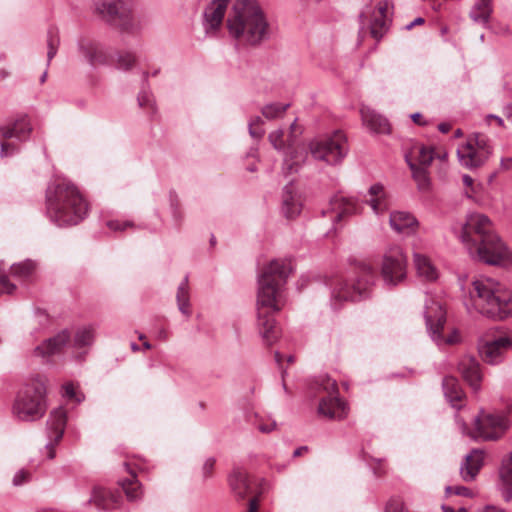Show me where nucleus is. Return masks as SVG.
<instances>
[{"instance_id": "obj_1", "label": "nucleus", "mask_w": 512, "mask_h": 512, "mask_svg": "<svg viewBox=\"0 0 512 512\" xmlns=\"http://www.w3.org/2000/svg\"><path fill=\"white\" fill-rule=\"evenodd\" d=\"M292 272L290 259H273L258 274L257 325L267 346L273 345L279 337L274 314L280 310L282 289Z\"/></svg>"}, {"instance_id": "obj_2", "label": "nucleus", "mask_w": 512, "mask_h": 512, "mask_svg": "<svg viewBox=\"0 0 512 512\" xmlns=\"http://www.w3.org/2000/svg\"><path fill=\"white\" fill-rule=\"evenodd\" d=\"M455 233L474 260L500 265L507 257V247L495 233L491 220L482 213L467 214Z\"/></svg>"}, {"instance_id": "obj_3", "label": "nucleus", "mask_w": 512, "mask_h": 512, "mask_svg": "<svg viewBox=\"0 0 512 512\" xmlns=\"http://www.w3.org/2000/svg\"><path fill=\"white\" fill-rule=\"evenodd\" d=\"M88 213L78 188L66 178H55L46 189V216L58 227L77 225Z\"/></svg>"}, {"instance_id": "obj_4", "label": "nucleus", "mask_w": 512, "mask_h": 512, "mask_svg": "<svg viewBox=\"0 0 512 512\" xmlns=\"http://www.w3.org/2000/svg\"><path fill=\"white\" fill-rule=\"evenodd\" d=\"M227 29L241 45L256 46L266 39L269 23L258 0H234Z\"/></svg>"}, {"instance_id": "obj_5", "label": "nucleus", "mask_w": 512, "mask_h": 512, "mask_svg": "<svg viewBox=\"0 0 512 512\" xmlns=\"http://www.w3.org/2000/svg\"><path fill=\"white\" fill-rule=\"evenodd\" d=\"M376 280L377 272L370 264L354 260L345 278L337 277L326 283L331 290V308L336 311L345 301L356 302L370 297Z\"/></svg>"}, {"instance_id": "obj_6", "label": "nucleus", "mask_w": 512, "mask_h": 512, "mask_svg": "<svg viewBox=\"0 0 512 512\" xmlns=\"http://www.w3.org/2000/svg\"><path fill=\"white\" fill-rule=\"evenodd\" d=\"M469 312L474 309L487 318L504 320L512 316V294L492 279H477L472 282L469 298L464 299Z\"/></svg>"}, {"instance_id": "obj_7", "label": "nucleus", "mask_w": 512, "mask_h": 512, "mask_svg": "<svg viewBox=\"0 0 512 512\" xmlns=\"http://www.w3.org/2000/svg\"><path fill=\"white\" fill-rule=\"evenodd\" d=\"M454 420L460 432L473 440L497 441L511 426L506 412L489 411L483 408L473 416V427H470L464 417L458 413H455Z\"/></svg>"}, {"instance_id": "obj_8", "label": "nucleus", "mask_w": 512, "mask_h": 512, "mask_svg": "<svg viewBox=\"0 0 512 512\" xmlns=\"http://www.w3.org/2000/svg\"><path fill=\"white\" fill-rule=\"evenodd\" d=\"M47 388L40 378L27 381L17 392L12 413L20 421L33 422L41 419L47 410Z\"/></svg>"}, {"instance_id": "obj_9", "label": "nucleus", "mask_w": 512, "mask_h": 512, "mask_svg": "<svg viewBox=\"0 0 512 512\" xmlns=\"http://www.w3.org/2000/svg\"><path fill=\"white\" fill-rule=\"evenodd\" d=\"M135 0H92V12L122 33L136 34L142 26L134 15Z\"/></svg>"}, {"instance_id": "obj_10", "label": "nucleus", "mask_w": 512, "mask_h": 512, "mask_svg": "<svg viewBox=\"0 0 512 512\" xmlns=\"http://www.w3.org/2000/svg\"><path fill=\"white\" fill-rule=\"evenodd\" d=\"M311 397H320L317 412L329 419L342 420L348 414L347 403L340 398L336 380L328 375H319L309 383Z\"/></svg>"}, {"instance_id": "obj_11", "label": "nucleus", "mask_w": 512, "mask_h": 512, "mask_svg": "<svg viewBox=\"0 0 512 512\" xmlns=\"http://www.w3.org/2000/svg\"><path fill=\"white\" fill-rule=\"evenodd\" d=\"M228 483L231 491L238 499L243 500L251 496L247 512L258 511L260 496L270 488V484L265 478H252L239 467L234 468L229 474Z\"/></svg>"}, {"instance_id": "obj_12", "label": "nucleus", "mask_w": 512, "mask_h": 512, "mask_svg": "<svg viewBox=\"0 0 512 512\" xmlns=\"http://www.w3.org/2000/svg\"><path fill=\"white\" fill-rule=\"evenodd\" d=\"M309 150L314 159L328 165H337L347 156L349 151L346 135L341 130L315 138L309 143Z\"/></svg>"}, {"instance_id": "obj_13", "label": "nucleus", "mask_w": 512, "mask_h": 512, "mask_svg": "<svg viewBox=\"0 0 512 512\" xmlns=\"http://www.w3.org/2000/svg\"><path fill=\"white\" fill-rule=\"evenodd\" d=\"M407 279V257L400 246L390 247L383 255L380 266L381 285L391 291Z\"/></svg>"}, {"instance_id": "obj_14", "label": "nucleus", "mask_w": 512, "mask_h": 512, "mask_svg": "<svg viewBox=\"0 0 512 512\" xmlns=\"http://www.w3.org/2000/svg\"><path fill=\"white\" fill-rule=\"evenodd\" d=\"M32 124L27 115H21L0 128L2 141L0 143V157H12L18 154L23 143L30 139Z\"/></svg>"}, {"instance_id": "obj_15", "label": "nucleus", "mask_w": 512, "mask_h": 512, "mask_svg": "<svg viewBox=\"0 0 512 512\" xmlns=\"http://www.w3.org/2000/svg\"><path fill=\"white\" fill-rule=\"evenodd\" d=\"M492 153L491 140L482 133H473L467 142L457 149L459 162L468 169H477L483 166Z\"/></svg>"}, {"instance_id": "obj_16", "label": "nucleus", "mask_w": 512, "mask_h": 512, "mask_svg": "<svg viewBox=\"0 0 512 512\" xmlns=\"http://www.w3.org/2000/svg\"><path fill=\"white\" fill-rule=\"evenodd\" d=\"M70 343L71 331L64 328L37 345L34 348V355L47 364L57 365L59 360L64 359L65 350L70 349Z\"/></svg>"}, {"instance_id": "obj_17", "label": "nucleus", "mask_w": 512, "mask_h": 512, "mask_svg": "<svg viewBox=\"0 0 512 512\" xmlns=\"http://www.w3.org/2000/svg\"><path fill=\"white\" fill-rule=\"evenodd\" d=\"M77 49L81 57L92 68L111 66L114 63L113 51L101 42L81 37L77 41Z\"/></svg>"}, {"instance_id": "obj_18", "label": "nucleus", "mask_w": 512, "mask_h": 512, "mask_svg": "<svg viewBox=\"0 0 512 512\" xmlns=\"http://www.w3.org/2000/svg\"><path fill=\"white\" fill-rule=\"evenodd\" d=\"M424 318L429 335L437 345L457 343L458 335L456 333L447 338H444L442 334L444 324L446 323V314L440 304L433 303L430 307L426 306Z\"/></svg>"}, {"instance_id": "obj_19", "label": "nucleus", "mask_w": 512, "mask_h": 512, "mask_svg": "<svg viewBox=\"0 0 512 512\" xmlns=\"http://www.w3.org/2000/svg\"><path fill=\"white\" fill-rule=\"evenodd\" d=\"M512 350V333L499 335L479 343L478 352L486 364L498 365L505 360L506 353Z\"/></svg>"}, {"instance_id": "obj_20", "label": "nucleus", "mask_w": 512, "mask_h": 512, "mask_svg": "<svg viewBox=\"0 0 512 512\" xmlns=\"http://www.w3.org/2000/svg\"><path fill=\"white\" fill-rule=\"evenodd\" d=\"M96 340V328L91 325L79 326L74 333L71 332L70 359L77 363H83Z\"/></svg>"}, {"instance_id": "obj_21", "label": "nucleus", "mask_w": 512, "mask_h": 512, "mask_svg": "<svg viewBox=\"0 0 512 512\" xmlns=\"http://www.w3.org/2000/svg\"><path fill=\"white\" fill-rule=\"evenodd\" d=\"M361 208L359 201L354 198L334 195L329 202V211L333 213L332 229L337 231L342 228L341 223L360 213Z\"/></svg>"}, {"instance_id": "obj_22", "label": "nucleus", "mask_w": 512, "mask_h": 512, "mask_svg": "<svg viewBox=\"0 0 512 512\" xmlns=\"http://www.w3.org/2000/svg\"><path fill=\"white\" fill-rule=\"evenodd\" d=\"M66 423L67 414L64 408L58 407L51 411L46 423L49 441L45 445L49 459H53L55 457L54 446L62 439Z\"/></svg>"}, {"instance_id": "obj_23", "label": "nucleus", "mask_w": 512, "mask_h": 512, "mask_svg": "<svg viewBox=\"0 0 512 512\" xmlns=\"http://www.w3.org/2000/svg\"><path fill=\"white\" fill-rule=\"evenodd\" d=\"M485 451L480 448H473L467 453L459 468V473L463 481L472 482L476 479L480 470L484 466Z\"/></svg>"}, {"instance_id": "obj_24", "label": "nucleus", "mask_w": 512, "mask_h": 512, "mask_svg": "<svg viewBox=\"0 0 512 512\" xmlns=\"http://www.w3.org/2000/svg\"><path fill=\"white\" fill-rule=\"evenodd\" d=\"M99 510L110 511L120 506L122 496L119 491H112L102 486H94L87 501Z\"/></svg>"}, {"instance_id": "obj_25", "label": "nucleus", "mask_w": 512, "mask_h": 512, "mask_svg": "<svg viewBox=\"0 0 512 512\" xmlns=\"http://www.w3.org/2000/svg\"><path fill=\"white\" fill-rule=\"evenodd\" d=\"M459 371L472 391L478 393L483 379L479 361L474 357H464L459 363Z\"/></svg>"}, {"instance_id": "obj_26", "label": "nucleus", "mask_w": 512, "mask_h": 512, "mask_svg": "<svg viewBox=\"0 0 512 512\" xmlns=\"http://www.w3.org/2000/svg\"><path fill=\"white\" fill-rule=\"evenodd\" d=\"M505 502L512 501V451L505 455L498 469V480L496 483Z\"/></svg>"}, {"instance_id": "obj_27", "label": "nucleus", "mask_w": 512, "mask_h": 512, "mask_svg": "<svg viewBox=\"0 0 512 512\" xmlns=\"http://www.w3.org/2000/svg\"><path fill=\"white\" fill-rule=\"evenodd\" d=\"M231 0H213L203 12V26L206 32L217 30L222 24Z\"/></svg>"}, {"instance_id": "obj_28", "label": "nucleus", "mask_w": 512, "mask_h": 512, "mask_svg": "<svg viewBox=\"0 0 512 512\" xmlns=\"http://www.w3.org/2000/svg\"><path fill=\"white\" fill-rule=\"evenodd\" d=\"M442 390L446 401L459 414V411L465 407V393L458 379L454 376H445L442 380Z\"/></svg>"}, {"instance_id": "obj_29", "label": "nucleus", "mask_w": 512, "mask_h": 512, "mask_svg": "<svg viewBox=\"0 0 512 512\" xmlns=\"http://www.w3.org/2000/svg\"><path fill=\"white\" fill-rule=\"evenodd\" d=\"M302 209L300 196L294 192L292 182L284 186L282 191L281 211L285 218H296Z\"/></svg>"}, {"instance_id": "obj_30", "label": "nucleus", "mask_w": 512, "mask_h": 512, "mask_svg": "<svg viewBox=\"0 0 512 512\" xmlns=\"http://www.w3.org/2000/svg\"><path fill=\"white\" fill-rule=\"evenodd\" d=\"M363 123L375 134H390L391 127L388 119L374 110H361Z\"/></svg>"}, {"instance_id": "obj_31", "label": "nucleus", "mask_w": 512, "mask_h": 512, "mask_svg": "<svg viewBox=\"0 0 512 512\" xmlns=\"http://www.w3.org/2000/svg\"><path fill=\"white\" fill-rule=\"evenodd\" d=\"M389 223L391 228L397 233L409 234L414 227L418 225V221L413 214L406 211H393L390 213Z\"/></svg>"}, {"instance_id": "obj_32", "label": "nucleus", "mask_w": 512, "mask_h": 512, "mask_svg": "<svg viewBox=\"0 0 512 512\" xmlns=\"http://www.w3.org/2000/svg\"><path fill=\"white\" fill-rule=\"evenodd\" d=\"M127 472L131 475V478H125L119 481L121 490L125 493L128 501H137L142 497V485L137 479V475L134 471L130 470V466L127 462H124Z\"/></svg>"}, {"instance_id": "obj_33", "label": "nucleus", "mask_w": 512, "mask_h": 512, "mask_svg": "<svg viewBox=\"0 0 512 512\" xmlns=\"http://www.w3.org/2000/svg\"><path fill=\"white\" fill-rule=\"evenodd\" d=\"M138 106L144 110L150 120H155L158 115L156 100L151 88H140L137 94Z\"/></svg>"}, {"instance_id": "obj_34", "label": "nucleus", "mask_w": 512, "mask_h": 512, "mask_svg": "<svg viewBox=\"0 0 512 512\" xmlns=\"http://www.w3.org/2000/svg\"><path fill=\"white\" fill-rule=\"evenodd\" d=\"M414 265L419 277L426 281H435L438 278V272L431 261L420 253H414Z\"/></svg>"}, {"instance_id": "obj_35", "label": "nucleus", "mask_w": 512, "mask_h": 512, "mask_svg": "<svg viewBox=\"0 0 512 512\" xmlns=\"http://www.w3.org/2000/svg\"><path fill=\"white\" fill-rule=\"evenodd\" d=\"M371 198L366 200L375 214H380L386 207V200L384 195V186L380 183L373 184L369 188Z\"/></svg>"}, {"instance_id": "obj_36", "label": "nucleus", "mask_w": 512, "mask_h": 512, "mask_svg": "<svg viewBox=\"0 0 512 512\" xmlns=\"http://www.w3.org/2000/svg\"><path fill=\"white\" fill-rule=\"evenodd\" d=\"M114 63L111 65L121 71L131 70L137 62L136 55L130 51H113Z\"/></svg>"}, {"instance_id": "obj_37", "label": "nucleus", "mask_w": 512, "mask_h": 512, "mask_svg": "<svg viewBox=\"0 0 512 512\" xmlns=\"http://www.w3.org/2000/svg\"><path fill=\"white\" fill-rule=\"evenodd\" d=\"M169 198V208L172 219L174 221L175 226L179 227L184 219V214L181 209L180 201L177 193L174 190H170L168 194Z\"/></svg>"}, {"instance_id": "obj_38", "label": "nucleus", "mask_w": 512, "mask_h": 512, "mask_svg": "<svg viewBox=\"0 0 512 512\" xmlns=\"http://www.w3.org/2000/svg\"><path fill=\"white\" fill-rule=\"evenodd\" d=\"M10 269L13 276L26 279L32 275L35 269V263L30 259H26L22 262L12 264Z\"/></svg>"}, {"instance_id": "obj_39", "label": "nucleus", "mask_w": 512, "mask_h": 512, "mask_svg": "<svg viewBox=\"0 0 512 512\" xmlns=\"http://www.w3.org/2000/svg\"><path fill=\"white\" fill-rule=\"evenodd\" d=\"M290 104H282L279 102L266 104L262 109V115L268 120L276 119L282 116L289 108Z\"/></svg>"}, {"instance_id": "obj_40", "label": "nucleus", "mask_w": 512, "mask_h": 512, "mask_svg": "<svg viewBox=\"0 0 512 512\" xmlns=\"http://www.w3.org/2000/svg\"><path fill=\"white\" fill-rule=\"evenodd\" d=\"M60 39L58 31L54 27H50L47 31V65L50 64L51 60L55 57L58 51Z\"/></svg>"}, {"instance_id": "obj_41", "label": "nucleus", "mask_w": 512, "mask_h": 512, "mask_svg": "<svg viewBox=\"0 0 512 512\" xmlns=\"http://www.w3.org/2000/svg\"><path fill=\"white\" fill-rule=\"evenodd\" d=\"M387 20L385 17L375 16L370 24L371 36L379 41L387 31Z\"/></svg>"}, {"instance_id": "obj_42", "label": "nucleus", "mask_w": 512, "mask_h": 512, "mask_svg": "<svg viewBox=\"0 0 512 512\" xmlns=\"http://www.w3.org/2000/svg\"><path fill=\"white\" fill-rule=\"evenodd\" d=\"M263 123L261 116H254L249 120L248 131L252 138L261 139L264 136L265 130L261 127Z\"/></svg>"}, {"instance_id": "obj_43", "label": "nucleus", "mask_w": 512, "mask_h": 512, "mask_svg": "<svg viewBox=\"0 0 512 512\" xmlns=\"http://www.w3.org/2000/svg\"><path fill=\"white\" fill-rule=\"evenodd\" d=\"M427 167H418L412 171V177L417 182L418 189L422 191L428 190L430 186V180L426 170Z\"/></svg>"}, {"instance_id": "obj_44", "label": "nucleus", "mask_w": 512, "mask_h": 512, "mask_svg": "<svg viewBox=\"0 0 512 512\" xmlns=\"http://www.w3.org/2000/svg\"><path fill=\"white\" fill-rule=\"evenodd\" d=\"M434 159V151L431 147L421 145L418 149L417 161L420 166L428 167Z\"/></svg>"}, {"instance_id": "obj_45", "label": "nucleus", "mask_w": 512, "mask_h": 512, "mask_svg": "<svg viewBox=\"0 0 512 512\" xmlns=\"http://www.w3.org/2000/svg\"><path fill=\"white\" fill-rule=\"evenodd\" d=\"M283 137H284V130L277 129L275 131H272L269 134L268 140L271 143V145L274 147V149H276L278 151H284L285 142L283 140Z\"/></svg>"}, {"instance_id": "obj_46", "label": "nucleus", "mask_w": 512, "mask_h": 512, "mask_svg": "<svg viewBox=\"0 0 512 512\" xmlns=\"http://www.w3.org/2000/svg\"><path fill=\"white\" fill-rule=\"evenodd\" d=\"M491 14L486 12L484 9H480L479 7L473 6L470 11V17L471 19L476 22L483 25H486L490 19Z\"/></svg>"}, {"instance_id": "obj_47", "label": "nucleus", "mask_w": 512, "mask_h": 512, "mask_svg": "<svg viewBox=\"0 0 512 512\" xmlns=\"http://www.w3.org/2000/svg\"><path fill=\"white\" fill-rule=\"evenodd\" d=\"M63 396L76 403H81L84 400V395H78L72 383L63 385Z\"/></svg>"}, {"instance_id": "obj_48", "label": "nucleus", "mask_w": 512, "mask_h": 512, "mask_svg": "<svg viewBox=\"0 0 512 512\" xmlns=\"http://www.w3.org/2000/svg\"><path fill=\"white\" fill-rule=\"evenodd\" d=\"M445 493L446 495L454 494L468 498L473 496L472 491L468 487L462 485L446 486Z\"/></svg>"}, {"instance_id": "obj_49", "label": "nucleus", "mask_w": 512, "mask_h": 512, "mask_svg": "<svg viewBox=\"0 0 512 512\" xmlns=\"http://www.w3.org/2000/svg\"><path fill=\"white\" fill-rule=\"evenodd\" d=\"M107 227L115 232H122L126 230L129 227H134V223L128 220L121 221L118 219L115 220H109L106 223Z\"/></svg>"}, {"instance_id": "obj_50", "label": "nucleus", "mask_w": 512, "mask_h": 512, "mask_svg": "<svg viewBox=\"0 0 512 512\" xmlns=\"http://www.w3.org/2000/svg\"><path fill=\"white\" fill-rule=\"evenodd\" d=\"M30 477H31L30 473L28 471H25L22 469V470L17 471L14 474L12 483L16 487L22 486L30 480Z\"/></svg>"}, {"instance_id": "obj_51", "label": "nucleus", "mask_w": 512, "mask_h": 512, "mask_svg": "<svg viewBox=\"0 0 512 512\" xmlns=\"http://www.w3.org/2000/svg\"><path fill=\"white\" fill-rule=\"evenodd\" d=\"M16 289V285L8 279L7 276H0V293L12 294Z\"/></svg>"}, {"instance_id": "obj_52", "label": "nucleus", "mask_w": 512, "mask_h": 512, "mask_svg": "<svg viewBox=\"0 0 512 512\" xmlns=\"http://www.w3.org/2000/svg\"><path fill=\"white\" fill-rule=\"evenodd\" d=\"M214 465H215V459L213 457L208 458L204 462L203 467H202V473H203L204 478H208L211 476L212 471L214 469Z\"/></svg>"}, {"instance_id": "obj_53", "label": "nucleus", "mask_w": 512, "mask_h": 512, "mask_svg": "<svg viewBox=\"0 0 512 512\" xmlns=\"http://www.w3.org/2000/svg\"><path fill=\"white\" fill-rule=\"evenodd\" d=\"M177 306H178V309L179 311L186 317H190L191 316V310H190V299L186 300V301H182V302H178L177 303Z\"/></svg>"}, {"instance_id": "obj_54", "label": "nucleus", "mask_w": 512, "mask_h": 512, "mask_svg": "<svg viewBox=\"0 0 512 512\" xmlns=\"http://www.w3.org/2000/svg\"><path fill=\"white\" fill-rule=\"evenodd\" d=\"M275 427H276L275 421H271L269 423L257 424L258 430L262 433H270L271 431H273L275 429Z\"/></svg>"}, {"instance_id": "obj_55", "label": "nucleus", "mask_w": 512, "mask_h": 512, "mask_svg": "<svg viewBox=\"0 0 512 512\" xmlns=\"http://www.w3.org/2000/svg\"><path fill=\"white\" fill-rule=\"evenodd\" d=\"M492 0H477L474 4L475 7H479L480 9H484L488 13H492Z\"/></svg>"}, {"instance_id": "obj_56", "label": "nucleus", "mask_w": 512, "mask_h": 512, "mask_svg": "<svg viewBox=\"0 0 512 512\" xmlns=\"http://www.w3.org/2000/svg\"><path fill=\"white\" fill-rule=\"evenodd\" d=\"M410 118H411V120H412L415 124H417V125H419V126H426V125H428V121H426V120H424V121H423V120H422V114H421L420 112L412 113V114L410 115Z\"/></svg>"}, {"instance_id": "obj_57", "label": "nucleus", "mask_w": 512, "mask_h": 512, "mask_svg": "<svg viewBox=\"0 0 512 512\" xmlns=\"http://www.w3.org/2000/svg\"><path fill=\"white\" fill-rule=\"evenodd\" d=\"M188 299H190L189 290H179V288H177V293H176V301H177V303L178 302H182V301H186Z\"/></svg>"}, {"instance_id": "obj_58", "label": "nucleus", "mask_w": 512, "mask_h": 512, "mask_svg": "<svg viewBox=\"0 0 512 512\" xmlns=\"http://www.w3.org/2000/svg\"><path fill=\"white\" fill-rule=\"evenodd\" d=\"M425 23V19L423 17H417L415 18L412 22H410L409 24H407L405 26V29L406 30H411L412 28H414L415 26L417 25H422Z\"/></svg>"}, {"instance_id": "obj_59", "label": "nucleus", "mask_w": 512, "mask_h": 512, "mask_svg": "<svg viewBox=\"0 0 512 512\" xmlns=\"http://www.w3.org/2000/svg\"><path fill=\"white\" fill-rule=\"evenodd\" d=\"M388 2L385 1V2H381L379 3V6H378V11H379V16L378 17H387V10H388Z\"/></svg>"}, {"instance_id": "obj_60", "label": "nucleus", "mask_w": 512, "mask_h": 512, "mask_svg": "<svg viewBox=\"0 0 512 512\" xmlns=\"http://www.w3.org/2000/svg\"><path fill=\"white\" fill-rule=\"evenodd\" d=\"M149 76H150L149 72H147V71L142 72L141 88H150Z\"/></svg>"}, {"instance_id": "obj_61", "label": "nucleus", "mask_w": 512, "mask_h": 512, "mask_svg": "<svg viewBox=\"0 0 512 512\" xmlns=\"http://www.w3.org/2000/svg\"><path fill=\"white\" fill-rule=\"evenodd\" d=\"M462 182H463V184H464L466 187H470L472 190H474V188H473L474 180H473V178H472L470 175H468V174H464V175L462 176Z\"/></svg>"}, {"instance_id": "obj_62", "label": "nucleus", "mask_w": 512, "mask_h": 512, "mask_svg": "<svg viewBox=\"0 0 512 512\" xmlns=\"http://www.w3.org/2000/svg\"><path fill=\"white\" fill-rule=\"evenodd\" d=\"M479 512H505V511L503 509H501V508L496 507V506L487 505L484 508H482L481 510H479Z\"/></svg>"}, {"instance_id": "obj_63", "label": "nucleus", "mask_w": 512, "mask_h": 512, "mask_svg": "<svg viewBox=\"0 0 512 512\" xmlns=\"http://www.w3.org/2000/svg\"><path fill=\"white\" fill-rule=\"evenodd\" d=\"M500 165L505 170L510 169L512 166V158H502Z\"/></svg>"}, {"instance_id": "obj_64", "label": "nucleus", "mask_w": 512, "mask_h": 512, "mask_svg": "<svg viewBox=\"0 0 512 512\" xmlns=\"http://www.w3.org/2000/svg\"><path fill=\"white\" fill-rule=\"evenodd\" d=\"M503 113L507 119H510L512 121V103L504 107Z\"/></svg>"}]
</instances>
